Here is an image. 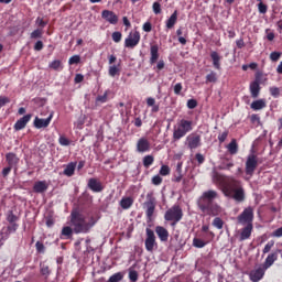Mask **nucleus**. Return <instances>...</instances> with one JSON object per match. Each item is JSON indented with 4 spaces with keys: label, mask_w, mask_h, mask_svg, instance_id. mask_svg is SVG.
<instances>
[{
    "label": "nucleus",
    "mask_w": 282,
    "mask_h": 282,
    "mask_svg": "<svg viewBox=\"0 0 282 282\" xmlns=\"http://www.w3.org/2000/svg\"><path fill=\"white\" fill-rule=\"evenodd\" d=\"M35 248H36V251L40 253V254H43L45 252V245H43V242L41 241H37L35 243Z\"/></svg>",
    "instance_id": "obj_47"
},
{
    "label": "nucleus",
    "mask_w": 282,
    "mask_h": 282,
    "mask_svg": "<svg viewBox=\"0 0 282 282\" xmlns=\"http://www.w3.org/2000/svg\"><path fill=\"white\" fill-rule=\"evenodd\" d=\"M153 30V26L151 25V22H145L143 24V32H151Z\"/></svg>",
    "instance_id": "obj_62"
},
{
    "label": "nucleus",
    "mask_w": 282,
    "mask_h": 282,
    "mask_svg": "<svg viewBox=\"0 0 282 282\" xmlns=\"http://www.w3.org/2000/svg\"><path fill=\"white\" fill-rule=\"evenodd\" d=\"M70 65H78L80 63V55H74L68 59Z\"/></svg>",
    "instance_id": "obj_51"
},
{
    "label": "nucleus",
    "mask_w": 282,
    "mask_h": 282,
    "mask_svg": "<svg viewBox=\"0 0 282 282\" xmlns=\"http://www.w3.org/2000/svg\"><path fill=\"white\" fill-rule=\"evenodd\" d=\"M40 272L44 279H48L50 274H52V271L50 270V267L47 264H40Z\"/></svg>",
    "instance_id": "obj_35"
},
{
    "label": "nucleus",
    "mask_w": 282,
    "mask_h": 282,
    "mask_svg": "<svg viewBox=\"0 0 282 282\" xmlns=\"http://www.w3.org/2000/svg\"><path fill=\"white\" fill-rule=\"evenodd\" d=\"M272 248H274V241H269L262 250L263 254H268Z\"/></svg>",
    "instance_id": "obj_50"
},
{
    "label": "nucleus",
    "mask_w": 282,
    "mask_h": 282,
    "mask_svg": "<svg viewBox=\"0 0 282 282\" xmlns=\"http://www.w3.org/2000/svg\"><path fill=\"white\" fill-rule=\"evenodd\" d=\"M273 237H282V227L278 228L272 234Z\"/></svg>",
    "instance_id": "obj_64"
},
{
    "label": "nucleus",
    "mask_w": 282,
    "mask_h": 282,
    "mask_svg": "<svg viewBox=\"0 0 282 282\" xmlns=\"http://www.w3.org/2000/svg\"><path fill=\"white\" fill-rule=\"evenodd\" d=\"M227 151L230 155H237L239 153V144H237V140L232 139L230 143L227 145Z\"/></svg>",
    "instance_id": "obj_29"
},
{
    "label": "nucleus",
    "mask_w": 282,
    "mask_h": 282,
    "mask_svg": "<svg viewBox=\"0 0 282 282\" xmlns=\"http://www.w3.org/2000/svg\"><path fill=\"white\" fill-rule=\"evenodd\" d=\"M219 198V193L214 189L205 191L197 199V206L204 215L209 217H218L224 213V208L219 204L215 203V199Z\"/></svg>",
    "instance_id": "obj_1"
},
{
    "label": "nucleus",
    "mask_w": 282,
    "mask_h": 282,
    "mask_svg": "<svg viewBox=\"0 0 282 282\" xmlns=\"http://www.w3.org/2000/svg\"><path fill=\"white\" fill-rule=\"evenodd\" d=\"M152 184H154V186H160V184H162V178L160 175H155L152 177Z\"/></svg>",
    "instance_id": "obj_57"
},
{
    "label": "nucleus",
    "mask_w": 282,
    "mask_h": 282,
    "mask_svg": "<svg viewBox=\"0 0 282 282\" xmlns=\"http://www.w3.org/2000/svg\"><path fill=\"white\" fill-rule=\"evenodd\" d=\"M183 177H184V175L182 174V162H178L176 165V170L173 174L172 182L180 183V182H182Z\"/></svg>",
    "instance_id": "obj_26"
},
{
    "label": "nucleus",
    "mask_w": 282,
    "mask_h": 282,
    "mask_svg": "<svg viewBox=\"0 0 282 282\" xmlns=\"http://www.w3.org/2000/svg\"><path fill=\"white\" fill-rule=\"evenodd\" d=\"M193 131V121L182 119L173 131V140L177 142V140H182L186 133H191Z\"/></svg>",
    "instance_id": "obj_4"
},
{
    "label": "nucleus",
    "mask_w": 282,
    "mask_h": 282,
    "mask_svg": "<svg viewBox=\"0 0 282 282\" xmlns=\"http://www.w3.org/2000/svg\"><path fill=\"white\" fill-rule=\"evenodd\" d=\"M155 162V158L151 154H148L143 158V166L144 169H149Z\"/></svg>",
    "instance_id": "obj_37"
},
{
    "label": "nucleus",
    "mask_w": 282,
    "mask_h": 282,
    "mask_svg": "<svg viewBox=\"0 0 282 282\" xmlns=\"http://www.w3.org/2000/svg\"><path fill=\"white\" fill-rule=\"evenodd\" d=\"M53 118H54V111H51L46 119H41L39 117H35L33 124L35 129H46V127H50V123L52 122Z\"/></svg>",
    "instance_id": "obj_12"
},
{
    "label": "nucleus",
    "mask_w": 282,
    "mask_h": 282,
    "mask_svg": "<svg viewBox=\"0 0 282 282\" xmlns=\"http://www.w3.org/2000/svg\"><path fill=\"white\" fill-rule=\"evenodd\" d=\"M140 43V32L139 31H132L129 33L128 39L124 41V47H129L130 50H133Z\"/></svg>",
    "instance_id": "obj_10"
},
{
    "label": "nucleus",
    "mask_w": 282,
    "mask_h": 282,
    "mask_svg": "<svg viewBox=\"0 0 282 282\" xmlns=\"http://www.w3.org/2000/svg\"><path fill=\"white\" fill-rule=\"evenodd\" d=\"M212 180H213L214 184H219L220 186H224V184L226 182V177L224 175L219 174L215 170L212 173Z\"/></svg>",
    "instance_id": "obj_28"
},
{
    "label": "nucleus",
    "mask_w": 282,
    "mask_h": 282,
    "mask_svg": "<svg viewBox=\"0 0 282 282\" xmlns=\"http://www.w3.org/2000/svg\"><path fill=\"white\" fill-rule=\"evenodd\" d=\"M145 235H147L145 250L148 252H153V250H155V248H158V242L155 241V232L152 229L147 228Z\"/></svg>",
    "instance_id": "obj_9"
},
{
    "label": "nucleus",
    "mask_w": 282,
    "mask_h": 282,
    "mask_svg": "<svg viewBox=\"0 0 282 282\" xmlns=\"http://www.w3.org/2000/svg\"><path fill=\"white\" fill-rule=\"evenodd\" d=\"M252 224H249L242 229H240L239 241H246L247 239H250V237H252Z\"/></svg>",
    "instance_id": "obj_20"
},
{
    "label": "nucleus",
    "mask_w": 282,
    "mask_h": 282,
    "mask_svg": "<svg viewBox=\"0 0 282 282\" xmlns=\"http://www.w3.org/2000/svg\"><path fill=\"white\" fill-rule=\"evenodd\" d=\"M76 171V163L75 162H70L67 165H65L64 169V175H66V177H72L74 175Z\"/></svg>",
    "instance_id": "obj_30"
},
{
    "label": "nucleus",
    "mask_w": 282,
    "mask_h": 282,
    "mask_svg": "<svg viewBox=\"0 0 282 282\" xmlns=\"http://www.w3.org/2000/svg\"><path fill=\"white\" fill-rule=\"evenodd\" d=\"M159 173L163 177H166V175H171V167H169V165H162Z\"/></svg>",
    "instance_id": "obj_42"
},
{
    "label": "nucleus",
    "mask_w": 282,
    "mask_h": 282,
    "mask_svg": "<svg viewBox=\"0 0 282 282\" xmlns=\"http://www.w3.org/2000/svg\"><path fill=\"white\" fill-rule=\"evenodd\" d=\"M160 58V46L153 44L150 46V65H155Z\"/></svg>",
    "instance_id": "obj_19"
},
{
    "label": "nucleus",
    "mask_w": 282,
    "mask_h": 282,
    "mask_svg": "<svg viewBox=\"0 0 282 282\" xmlns=\"http://www.w3.org/2000/svg\"><path fill=\"white\" fill-rule=\"evenodd\" d=\"M101 19L110 23V25H116L118 23V15L113 11L104 10L101 12Z\"/></svg>",
    "instance_id": "obj_15"
},
{
    "label": "nucleus",
    "mask_w": 282,
    "mask_h": 282,
    "mask_svg": "<svg viewBox=\"0 0 282 282\" xmlns=\"http://www.w3.org/2000/svg\"><path fill=\"white\" fill-rule=\"evenodd\" d=\"M50 188L47 181H37L33 185V191L39 194L45 193Z\"/></svg>",
    "instance_id": "obj_21"
},
{
    "label": "nucleus",
    "mask_w": 282,
    "mask_h": 282,
    "mask_svg": "<svg viewBox=\"0 0 282 282\" xmlns=\"http://www.w3.org/2000/svg\"><path fill=\"white\" fill-rule=\"evenodd\" d=\"M120 206L123 210H129L133 206L132 197H122L120 200Z\"/></svg>",
    "instance_id": "obj_31"
},
{
    "label": "nucleus",
    "mask_w": 282,
    "mask_h": 282,
    "mask_svg": "<svg viewBox=\"0 0 282 282\" xmlns=\"http://www.w3.org/2000/svg\"><path fill=\"white\" fill-rule=\"evenodd\" d=\"M88 188L93 191V193H102L105 187L102 186V183L98 181L97 178H89L88 180Z\"/></svg>",
    "instance_id": "obj_16"
},
{
    "label": "nucleus",
    "mask_w": 282,
    "mask_h": 282,
    "mask_svg": "<svg viewBox=\"0 0 282 282\" xmlns=\"http://www.w3.org/2000/svg\"><path fill=\"white\" fill-rule=\"evenodd\" d=\"M94 226H96V218H87L78 209L70 213V228H73L75 235H87Z\"/></svg>",
    "instance_id": "obj_2"
},
{
    "label": "nucleus",
    "mask_w": 282,
    "mask_h": 282,
    "mask_svg": "<svg viewBox=\"0 0 282 282\" xmlns=\"http://www.w3.org/2000/svg\"><path fill=\"white\" fill-rule=\"evenodd\" d=\"M9 224H10L8 226L9 232H17V230H19V224H17V223H9Z\"/></svg>",
    "instance_id": "obj_53"
},
{
    "label": "nucleus",
    "mask_w": 282,
    "mask_h": 282,
    "mask_svg": "<svg viewBox=\"0 0 282 282\" xmlns=\"http://www.w3.org/2000/svg\"><path fill=\"white\" fill-rule=\"evenodd\" d=\"M193 246L194 248H204L206 246V242L199 238H194Z\"/></svg>",
    "instance_id": "obj_43"
},
{
    "label": "nucleus",
    "mask_w": 282,
    "mask_h": 282,
    "mask_svg": "<svg viewBox=\"0 0 282 282\" xmlns=\"http://www.w3.org/2000/svg\"><path fill=\"white\" fill-rule=\"evenodd\" d=\"M31 119H32V115H25L14 123L13 129L15 131H21L22 129H25V127L28 126Z\"/></svg>",
    "instance_id": "obj_17"
},
{
    "label": "nucleus",
    "mask_w": 282,
    "mask_h": 282,
    "mask_svg": "<svg viewBox=\"0 0 282 282\" xmlns=\"http://www.w3.org/2000/svg\"><path fill=\"white\" fill-rule=\"evenodd\" d=\"M147 202L144 203L145 206V215L151 221L153 219V213H155V197H153V193H148L147 194Z\"/></svg>",
    "instance_id": "obj_8"
},
{
    "label": "nucleus",
    "mask_w": 282,
    "mask_h": 282,
    "mask_svg": "<svg viewBox=\"0 0 282 282\" xmlns=\"http://www.w3.org/2000/svg\"><path fill=\"white\" fill-rule=\"evenodd\" d=\"M108 74L111 78H116V76H120V66L110 65L108 68Z\"/></svg>",
    "instance_id": "obj_33"
},
{
    "label": "nucleus",
    "mask_w": 282,
    "mask_h": 282,
    "mask_svg": "<svg viewBox=\"0 0 282 282\" xmlns=\"http://www.w3.org/2000/svg\"><path fill=\"white\" fill-rule=\"evenodd\" d=\"M112 41L115 43H120V41H122V33L116 31L112 33Z\"/></svg>",
    "instance_id": "obj_48"
},
{
    "label": "nucleus",
    "mask_w": 282,
    "mask_h": 282,
    "mask_svg": "<svg viewBox=\"0 0 282 282\" xmlns=\"http://www.w3.org/2000/svg\"><path fill=\"white\" fill-rule=\"evenodd\" d=\"M184 217V212L180 205H174L165 212L164 219L165 221H172V226H176L178 221H182Z\"/></svg>",
    "instance_id": "obj_5"
},
{
    "label": "nucleus",
    "mask_w": 282,
    "mask_h": 282,
    "mask_svg": "<svg viewBox=\"0 0 282 282\" xmlns=\"http://www.w3.org/2000/svg\"><path fill=\"white\" fill-rule=\"evenodd\" d=\"M213 226H214V228H217L218 230H221V228H224V220H221V218H219V217H216L213 220Z\"/></svg>",
    "instance_id": "obj_41"
},
{
    "label": "nucleus",
    "mask_w": 282,
    "mask_h": 282,
    "mask_svg": "<svg viewBox=\"0 0 282 282\" xmlns=\"http://www.w3.org/2000/svg\"><path fill=\"white\" fill-rule=\"evenodd\" d=\"M6 217L9 224H14L19 221V216H17L13 210H8Z\"/></svg>",
    "instance_id": "obj_34"
},
{
    "label": "nucleus",
    "mask_w": 282,
    "mask_h": 282,
    "mask_svg": "<svg viewBox=\"0 0 282 282\" xmlns=\"http://www.w3.org/2000/svg\"><path fill=\"white\" fill-rule=\"evenodd\" d=\"M175 23H177V10H175L170 19L166 21L167 30H172V28H175Z\"/></svg>",
    "instance_id": "obj_32"
},
{
    "label": "nucleus",
    "mask_w": 282,
    "mask_h": 282,
    "mask_svg": "<svg viewBox=\"0 0 282 282\" xmlns=\"http://www.w3.org/2000/svg\"><path fill=\"white\" fill-rule=\"evenodd\" d=\"M58 142L62 147H69V139L65 137H59Z\"/></svg>",
    "instance_id": "obj_56"
},
{
    "label": "nucleus",
    "mask_w": 282,
    "mask_h": 282,
    "mask_svg": "<svg viewBox=\"0 0 282 282\" xmlns=\"http://www.w3.org/2000/svg\"><path fill=\"white\" fill-rule=\"evenodd\" d=\"M265 107H267L265 99H258V100H254V101L250 105V108H251L253 111H261V109H265Z\"/></svg>",
    "instance_id": "obj_27"
},
{
    "label": "nucleus",
    "mask_w": 282,
    "mask_h": 282,
    "mask_svg": "<svg viewBox=\"0 0 282 282\" xmlns=\"http://www.w3.org/2000/svg\"><path fill=\"white\" fill-rule=\"evenodd\" d=\"M281 52H272L270 54V59L273 61V63H276V61H279V58H281Z\"/></svg>",
    "instance_id": "obj_52"
},
{
    "label": "nucleus",
    "mask_w": 282,
    "mask_h": 282,
    "mask_svg": "<svg viewBox=\"0 0 282 282\" xmlns=\"http://www.w3.org/2000/svg\"><path fill=\"white\" fill-rule=\"evenodd\" d=\"M10 104V98L6 96H0V109L1 107H6V105Z\"/></svg>",
    "instance_id": "obj_55"
},
{
    "label": "nucleus",
    "mask_w": 282,
    "mask_h": 282,
    "mask_svg": "<svg viewBox=\"0 0 282 282\" xmlns=\"http://www.w3.org/2000/svg\"><path fill=\"white\" fill-rule=\"evenodd\" d=\"M151 151V143L147 138H141L137 142V152L138 153H148Z\"/></svg>",
    "instance_id": "obj_14"
},
{
    "label": "nucleus",
    "mask_w": 282,
    "mask_h": 282,
    "mask_svg": "<svg viewBox=\"0 0 282 282\" xmlns=\"http://www.w3.org/2000/svg\"><path fill=\"white\" fill-rule=\"evenodd\" d=\"M210 58L213 61V65L215 69H221V55H219V53L214 51L210 53Z\"/></svg>",
    "instance_id": "obj_25"
},
{
    "label": "nucleus",
    "mask_w": 282,
    "mask_h": 282,
    "mask_svg": "<svg viewBox=\"0 0 282 282\" xmlns=\"http://www.w3.org/2000/svg\"><path fill=\"white\" fill-rule=\"evenodd\" d=\"M257 166H259V158L256 154H249L247 156V161H246V174L247 175H254V171H257Z\"/></svg>",
    "instance_id": "obj_7"
},
{
    "label": "nucleus",
    "mask_w": 282,
    "mask_h": 282,
    "mask_svg": "<svg viewBox=\"0 0 282 282\" xmlns=\"http://www.w3.org/2000/svg\"><path fill=\"white\" fill-rule=\"evenodd\" d=\"M48 67L55 72H61L63 69V63L59 59H55L50 63Z\"/></svg>",
    "instance_id": "obj_36"
},
{
    "label": "nucleus",
    "mask_w": 282,
    "mask_h": 282,
    "mask_svg": "<svg viewBox=\"0 0 282 282\" xmlns=\"http://www.w3.org/2000/svg\"><path fill=\"white\" fill-rule=\"evenodd\" d=\"M265 268L263 264H260L258 268H254L249 272V279L252 282H259L263 276H265Z\"/></svg>",
    "instance_id": "obj_11"
},
{
    "label": "nucleus",
    "mask_w": 282,
    "mask_h": 282,
    "mask_svg": "<svg viewBox=\"0 0 282 282\" xmlns=\"http://www.w3.org/2000/svg\"><path fill=\"white\" fill-rule=\"evenodd\" d=\"M62 235L63 237H72V235H74V227H69V226L63 227Z\"/></svg>",
    "instance_id": "obj_39"
},
{
    "label": "nucleus",
    "mask_w": 282,
    "mask_h": 282,
    "mask_svg": "<svg viewBox=\"0 0 282 282\" xmlns=\"http://www.w3.org/2000/svg\"><path fill=\"white\" fill-rule=\"evenodd\" d=\"M217 80V73L215 72H210V74H208L206 76V83H215Z\"/></svg>",
    "instance_id": "obj_45"
},
{
    "label": "nucleus",
    "mask_w": 282,
    "mask_h": 282,
    "mask_svg": "<svg viewBox=\"0 0 282 282\" xmlns=\"http://www.w3.org/2000/svg\"><path fill=\"white\" fill-rule=\"evenodd\" d=\"M235 166V163L232 161H223L221 164L219 165L220 171H230Z\"/></svg>",
    "instance_id": "obj_38"
},
{
    "label": "nucleus",
    "mask_w": 282,
    "mask_h": 282,
    "mask_svg": "<svg viewBox=\"0 0 282 282\" xmlns=\"http://www.w3.org/2000/svg\"><path fill=\"white\" fill-rule=\"evenodd\" d=\"M155 232L160 239V241H169V230L162 226L155 227Z\"/></svg>",
    "instance_id": "obj_22"
},
{
    "label": "nucleus",
    "mask_w": 282,
    "mask_h": 282,
    "mask_svg": "<svg viewBox=\"0 0 282 282\" xmlns=\"http://www.w3.org/2000/svg\"><path fill=\"white\" fill-rule=\"evenodd\" d=\"M278 259H279V253H276V252L270 253L267 257L262 267H264V270H268V268H271V265H274V261H276Z\"/></svg>",
    "instance_id": "obj_23"
},
{
    "label": "nucleus",
    "mask_w": 282,
    "mask_h": 282,
    "mask_svg": "<svg viewBox=\"0 0 282 282\" xmlns=\"http://www.w3.org/2000/svg\"><path fill=\"white\" fill-rule=\"evenodd\" d=\"M35 52H41L43 50V41H37L34 45Z\"/></svg>",
    "instance_id": "obj_63"
},
{
    "label": "nucleus",
    "mask_w": 282,
    "mask_h": 282,
    "mask_svg": "<svg viewBox=\"0 0 282 282\" xmlns=\"http://www.w3.org/2000/svg\"><path fill=\"white\" fill-rule=\"evenodd\" d=\"M228 138V131H225L218 135V140L221 143L226 142V139Z\"/></svg>",
    "instance_id": "obj_58"
},
{
    "label": "nucleus",
    "mask_w": 282,
    "mask_h": 282,
    "mask_svg": "<svg viewBox=\"0 0 282 282\" xmlns=\"http://www.w3.org/2000/svg\"><path fill=\"white\" fill-rule=\"evenodd\" d=\"M238 223L245 226H249V224H252L254 220V209L252 207H247L243 209V212L237 217Z\"/></svg>",
    "instance_id": "obj_6"
},
{
    "label": "nucleus",
    "mask_w": 282,
    "mask_h": 282,
    "mask_svg": "<svg viewBox=\"0 0 282 282\" xmlns=\"http://www.w3.org/2000/svg\"><path fill=\"white\" fill-rule=\"evenodd\" d=\"M12 169H14V167H10V165H8L7 167H4V169L2 170V176H3V177H8V175H10V173L12 172Z\"/></svg>",
    "instance_id": "obj_60"
},
{
    "label": "nucleus",
    "mask_w": 282,
    "mask_h": 282,
    "mask_svg": "<svg viewBox=\"0 0 282 282\" xmlns=\"http://www.w3.org/2000/svg\"><path fill=\"white\" fill-rule=\"evenodd\" d=\"M43 36V31L41 29H36L31 33V39H41Z\"/></svg>",
    "instance_id": "obj_49"
},
{
    "label": "nucleus",
    "mask_w": 282,
    "mask_h": 282,
    "mask_svg": "<svg viewBox=\"0 0 282 282\" xmlns=\"http://www.w3.org/2000/svg\"><path fill=\"white\" fill-rule=\"evenodd\" d=\"M129 280L132 281V282H137L138 281V278H139V274H138V271L133 270V269H129Z\"/></svg>",
    "instance_id": "obj_40"
},
{
    "label": "nucleus",
    "mask_w": 282,
    "mask_h": 282,
    "mask_svg": "<svg viewBox=\"0 0 282 282\" xmlns=\"http://www.w3.org/2000/svg\"><path fill=\"white\" fill-rule=\"evenodd\" d=\"M258 10H259L260 14H265V12H268V6L263 4V2H260L258 4Z\"/></svg>",
    "instance_id": "obj_54"
},
{
    "label": "nucleus",
    "mask_w": 282,
    "mask_h": 282,
    "mask_svg": "<svg viewBox=\"0 0 282 282\" xmlns=\"http://www.w3.org/2000/svg\"><path fill=\"white\" fill-rule=\"evenodd\" d=\"M186 140H187V147L191 150L202 147V137H199V134H189L186 138Z\"/></svg>",
    "instance_id": "obj_13"
},
{
    "label": "nucleus",
    "mask_w": 282,
    "mask_h": 282,
    "mask_svg": "<svg viewBox=\"0 0 282 282\" xmlns=\"http://www.w3.org/2000/svg\"><path fill=\"white\" fill-rule=\"evenodd\" d=\"M187 107H188V109H195V107H197V100H195V99H189V100L187 101Z\"/></svg>",
    "instance_id": "obj_61"
},
{
    "label": "nucleus",
    "mask_w": 282,
    "mask_h": 282,
    "mask_svg": "<svg viewBox=\"0 0 282 282\" xmlns=\"http://www.w3.org/2000/svg\"><path fill=\"white\" fill-rule=\"evenodd\" d=\"M6 160L8 163V166H10V169H14V171H17L18 166H19V156H17V154L9 152L6 154Z\"/></svg>",
    "instance_id": "obj_18"
},
{
    "label": "nucleus",
    "mask_w": 282,
    "mask_h": 282,
    "mask_svg": "<svg viewBox=\"0 0 282 282\" xmlns=\"http://www.w3.org/2000/svg\"><path fill=\"white\" fill-rule=\"evenodd\" d=\"M152 10L154 14H161L162 13V4L160 2H154L152 6Z\"/></svg>",
    "instance_id": "obj_46"
},
{
    "label": "nucleus",
    "mask_w": 282,
    "mask_h": 282,
    "mask_svg": "<svg viewBox=\"0 0 282 282\" xmlns=\"http://www.w3.org/2000/svg\"><path fill=\"white\" fill-rule=\"evenodd\" d=\"M225 195L226 197H232L236 202H243L246 199V192L237 180L230 181L229 186L225 188Z\"/></svg>",
    "instance_id": "obj_3"
},
{
    "label": "nucleus",
    "mask_w": 282,
    "mask_h": 282,
    "mask_svg": "<svg viewBox=\"0 0 282 282\" xmlns=\"http://www.w3.org/2000/svg\"><path fill=\"white\" fill-rule=\"evenodd\" d=\"M269 91L273 98H279V96H281V89L279 87H270Z\"/></svg>",
    "instance_id": "obj_44"
},
{
    "label": "nucleus",
    "mask_w": 282,
    "mask_h": 282,
    "mask_svg": "<svg viewBox=\"0 0 282 282\" xmlns=\"http://www.w3.org/2000/svg\"><path fill=\"white\" fill-rule=\"evenodd\" d=\"M182 89H183L182 83L176 84V85L174 86V94H175L176 96H180V94H182Z\"/></svg>",
    "instance_id": "obj_59"
},
{
    "label": "nucleus",
    "mask_w": 282,
    "mask_h": 282,
    "mask_svg": "<svg viewBox=\"0 0 282 282\" xmlns=\"http://www.w3.org/2000/svg\"><path fill=\"white\" fill-rule=\"evenodd\" d=\"M251 98H259V94H261V86L259 82H252L249 86Z\"/></svg>",
    "instance_id": "obj_24"
}]
</instances>
